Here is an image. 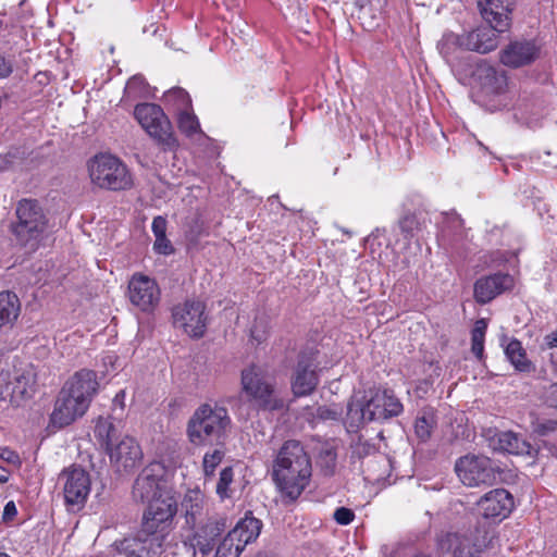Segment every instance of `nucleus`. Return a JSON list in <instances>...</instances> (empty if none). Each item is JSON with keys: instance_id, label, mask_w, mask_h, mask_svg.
Here are the masks:
<instances>
[{"instance_id": "nucleus-1", "label": "nucleus", "mask_w": 557, "mask_h": 557, "mask_svg": "<svg viewBox=\"0 0 557 557\" xmlns=\"http://www.w3.org/2000/svg\"><path fill=\"white\" fill-rule=\"evenodd\" d=\"M311 475V459L304 445L299 441H286L273 462L272 479L278 491L294 502L309 485Z\"/></svg>"}, {"instance_id": "nucleus-2", "label": "nucleus", "mask_w": 557, "mask_h": 557, "mask_svg": "<svg viewBox=\"0 0 557 557\" xmlns=\"http://www.w3.org/2000/svg\"><path fill=\"white\" fill-rule=\"evenodd\" d=\"M232 430L228 410L218 403H205L187 422V437L194 446L224 444Z\"/></svg>"}, {"instance_id": "nucleus-3", "label": "nucleus", "mask_w": 557, "mask_h": 557, "mask_svg": "<svg viewBox=\"0 0 557 557\" xmlns=\"http://www.w3.org/2000/svg\"><path fill=\"white\" fill-rule=\"evenodd\" d=\"M16 221L11 232L18 245L36 250L48 231L49 219L37 199H21L15 208Z\"/></svg>"}, {"instance_id": "nucleus-4", "label": "nucleus", "mask_w": 557, "mask_h": 557, "mask_svg": "<svg viewBox=\"0 0 557 557\" xmlns=\"http://www.w3.org/2000/svg\"><path fill=\"white\" fill-rule=\"evenodd\" d=\"M240 384L247 401L257 410L281 411L285 408L274 381L260 367L252 364L244 369Z\"/></svg>"}, {"instance_id": "nucleus-5", "label": "nucleus", "mask_w": 557, "mask_h": 557, "mask_svg": "<svg viewBox=\"0 0 557 557\" xmlns=\"http://www.w3.org/2000/svg\"><path fill=\"white\" fill-rule=\"evenodd\" d=\"M488 531L481 525L437 536V548L444 557H478L490 543Z\"/></svg>"}, {"instance_id": "nucleus-6", "label": "nucleus", "mask_w": 557, "mask_h": 557, "mask_svg": "<svg viewBox=\"0 0 557 557\" xmlns=\"http://www.w3.org/2000/svg\"><path fill=\"white\" fill-rule=\"evenodd\" d=\"M88 171L91 182L100 188L123 190L133 185L126 165L112 154L101 153L90 160Z\"/></svg>"}, {"instance_id": "nucleus-7", "label": "nucleus", "mask_w": 557, "mask_h": 557, "mask_svg": "<svg viewBox=\"0 0 557 557\" xmlns=\"http://www.w3.org/2000/svg\"><path fill=\"white\" fill-rule=\"evenodd\" d=\"M134 115L141 127L165 150H174L178 146L172 125L160 106L154 103L137 104Z\"/></svg>"}, {"instance_id": "nucleus-8", "label": "nucleus", "mask_w": 557, "mask_h": 557, "mask_svg": "<svg viewBox=\"0 0 557 557\" xmlns=\"http://www.w3.org/2000/svg\"><path fill=\"white\" fill-rule=\"evenodd\" d=\"M193 533L186 536L184 545L191 557H211L218 542L226 530V519L211 517L203 523L191 528Z\"/></svg>"}, {"instance_id": "nucleus-9", "label": "nucleus", "mask_w": 557, "mask_h": 557, "mask_svg": "<svg viewBox=\"0 0 557 557\" xmlns=\"http://www.w3.org/2000/svg\"><path fill=\"white\" fill-rule=\"evenodd\" d=\"M35 384L36 373L30 364L15 370L12 375L8 362L0 360V400L28 398L34 393Z\"/></svg>"}, {"instance_id": "nucleus-10", "label": "nucleus", "mask_w": 557, "mask_h": 557, "mask_svg": "<svg viewBox=\"0 0 557 557\" xmlns=\"http://www.w3.org/2000/svg\"><path fill=\"white\" fill-rule=\"evenodd\" d=\"M176 512L177 500L171 488L149 502L147 511L144 513L143 527L153 534L163 535L164 541Z\"/></svg>"}, {"instance_id": "nucleus-11", "label": "nucleus", "mask_w": 557, "mask_h": 557, "mask_svg": "<svg viewBox=\"0 0 557 557\" xmlns=\"http://www.w3.org/2000/svg\"><path fill=\"white\" fill-rule=\"evenodd\" d=\"M455 470L459 480L470 487L490 486L497 480V471L492 460L485 456L460 457L456 461Z\"/></svg>"}, {"instance_id": "nucleus-12", "label": "nucleus", "mask_w": 557, "mask_h": 557, "mask_svg": "<svg viewBox=\"0 0 557 557\" xmlns=\"http://www.w3.org/2000/svg\"><path fill=\"white\" fill-rule=\"evenodd\" d=\"M173 323L182 327L189 336L200 338L207 327L206 305L200 300L188 299L172 310Z\"/></svg>"}, {"instance_id": "nucleus-13", "label": "nucleus", "mask_w": 557, "mask_h": 557, "mask_svg": "<svg viewBox=\"0 0 557 557\" xmlns=\"http://www.w3.org/2000/svg\"><path fill=\"white\" fill-rule=\"evenodd\" d=\"M165 470L159 462L148 465L137 476L133 486V496L143 503H149L163 492L171 490L164 476Z\"/></svg>"}, {"instance_id": "nucleus-14", "label": "nucleus", "mask_w": 557, "mask_h": 557, "mask_svg": "<svg viewBox=\"0 0 557 557\" xmlns=\"http://www.w3.org/2000/svg\"><path fill=\"white\" fill-rule=\"evenodd\" d=\"M163 542V535L146 531L141 525L135 536L116 541L113 545L125 557H153L161 552Z\"/></svg>"}, {"instance_id": "nucleus-15", "label": "nucleus", "mask_w": 557, "mask_h": 557, "mask_svg": "<svg viewBox=\"0 0 557 557\" xmlns=\"http://www.w3.org/2000/svg\"><path fill=\"white\" fill-rule=\"evenodd\" d=\"M160 288L153 278L134 274L128 282V299L143 312H151L160 301Z\"/></svg>"}, {"instance_id": "nucleus-16", "label": "nucleus", "mask_w": 557, "mask_h": 557, "mask_svg": "<svg viewBox=\"0 0 557 557\" xmlns=\"http://www.w3.org/2000/svg\"><path fill=\"white\" fill-rule=\"evenodd\" d=\"M318 362L313 352H301L294 371L292 391L296 397L310 395L319 384Z\"/></svg>"}, {"instance_id": "nucleus-17", "label": "nucleus", "mask_w": 557, "mask_h": 557, "mask_svg": "<svg viewBox=\"0 0 557 557\" xmlns=\"http://www.w3.org/2000/svg\"><path fill=\"white\" fill-rule=\"evenodd\" d=\"M64 481L63 493L67 506H83L90 492L89 474L78 467L65 469L60 474Z\"/></svg>"}, {"instance_id": "nucleus-18", "label": "nucleus", "mask_w": 557, "mask_h": 557, "mask_svg": "<svg viewBox=\"0 0 557 557\" xmlns=\"http://www.w3.org/2000/svg\"><path fill=\"white\" fill-rule=\"evenodd\" d=\"M110 461L120 473L131 472L143 460V451L139 444L131 436H124L107 450Z\"/></svg>"}, {"instance_id": "nucleus-19", "label": "nucleus", "mask_w": 557, "mask_h": 557, "mask_svg": "<svg viewBox=\"0 0 557 557\" xmlns=\"http://www.w3.org/2000/svg\"><path fill=\"white\" fill-rule=\"evenodd\" d=\"M88 408L89 406L85 401L61 389L55 399L50 421L58 428L67 426L76 419L82 418Z\"/></svg>"}, {"instance_id": "nucleus-20", "label": "nucleus", "mask_w": 557, "mask_h": 557, "mask_svg": "<svg viewBox=\"0 0 557 557\" xmlns=\"http://www.w3.org/2000/svg\"><path fill=\"white\" fill-rule=\"evenodd\" d=\"M403 404L392 389H376L367 400L368 417L374 421H384L403 412Z\"/></svg>"}, {"instance_id": "nucleus-21", "label": "nucleus", "mask_w": 557, "mask_h": 557, "mask_svg": "<svg viewBox=\"0 0 557 557\" xmlns=\"http://www.w3.org/2000/svg\"><path fill=\"white\" fill-rule=\"evenodd\" d=\"M478 508L486 519L503 520L508 517L513 508V497L505 488H495L480 498Z\"/></svg>"}, {"instance_id": "nucleus-22", "label": "nucleus", "mask_w": 557, "mask_h": 557, "mask_svg": "<svg viewBox=\"0 0 557 557\" xmlns=\"http://www.w3.org/2000/svg\"><path fill=\"white\" fill-rule=\"evenodd\" d=\"M512 287L513 277L509 274L495 273L483 276L474 283V299L478 304L485 305Z\"/></svg>"}, {"instance_id": "nucleus-23", "label": "nucleus", "mask_w": 557, "mask_h": 557, "mask_svg": "<svg viewBox=\"0 0 557 557\" xmlns=\"http://www.w3.org/2000/svg\"><path fill=\"white\" fill-rule=\"evenodd\" d=\"M516 0H480L479 7L483 18L498 33L507 30L511 22V11Z\"/></svg>"}, {"instance_id": "nucleus-24", "label": "nucleus", "mask_w": 557, "mask_h": 557, "mask_svg": "<svg viewBox=\"0 0 557 557\" xmlns=\"http://www.w3.org/2000/svg\"><path fill=\"white\" fill-rule=\"evenodd\" d=\"M98 388L97 373L89 369H82L75 372L61 389L73 394L79 400L82 399V401L90 406Z\"/></svg>"}, {"instance_id": "nucleus-25", "label": "nucleus", "mask_w": 557, "mask_h": 557, "mask_svg": "<svg viewBox=\"0 0 557 557\" xmlns=\"http://www.w3.org/2000/svg\"><path fill=\"white\" fill-rule=\"evenodd\" d=\"M185 522L191 529L211 518L210 507L203 493L199 490H188L182 500Z\"/></svg>"}, {"instance_id": "nucleus-26", "label": "nucleus", "mask_w": 557, "mask_h": 557, "mask_svg": "<svg viewBox=\"0 0 557 557\" xmlns=\"http://www.w3.org/2000/svg\"><path fill=\"white\" fill-rule=\"evenodd\" d=\"M539 51L533 41H512L500 51V62L513 69L524 66L539 57Z\"/></svg>"}, {"instance_id": "nucleus-27", "label": "nucleus", "mask_w": 557, "mask_h": 557, "mask_svg": "<svg viewBox=\"0 0 557 557\" xmlns=\"http://www.w3.org/2000/svg\"><path fill=\"white\" fill-rule=\"evenodd\" d=\"M498 30L493 26L479 27L470 33L461 35L463 49L479 53H487L498 46Z\"/></svg>"}, {"instance_id": "nucleus-28", "label": "nucleus", "mask_w": 557, "mask_h": 557, "mask_svg": "<svg viewBox=\"0 0 557 557\" xmlns=\"http://www.w3.org/2000/svg\"><path fill=\"white\" fill-rule=\"evenodd\" d=\"M494 449L517 456L535 457L537 454V450L522 435L512 431L497 433Z\"/></svg>"}, {"instance_id": "nucleus-29", "label": "nucleus", "mask_w": 557, "mask_h": 557, "mask_svg": "<svg viewBox=\"0 0 557 557\" xmlns=\"http://www.w3.org/2000/svg\"><path fill=\"white\" fill-rule=\"evenodd\" d=\"M21 312V301L15 293H0V332L12 329Z\"/></svg>"}, {"instance_id": "nucleus-30", "label": "nucleus", "mask_w": 557, "mask_h": 557, "mask_svg": "<svg viewBox=\"0 0 557 557\" xmlns=\"http://www.w3.org/2000/svg\"><path fill=\"white\" fill-rule=\"evenodd\" d=\"M262 522L251 516L240 519L230 533L238 537V543L245 548L246 545L253 542L260 534Z\"/></svg>"}, {"instance_id": "nucleus-31", "label": "nucleus", "mask_w": 557, "mask_h": 557, "mask_svg": "<svg viewBox=\"0 0 557 557\" xmlns=\"http://www.w3.org/2000/svg\"><path fill=\"white\" fill-rule=\"evenodd\" d=\"M505 355L516 370L520 372H531L533 370V364L528 359L520 341L512 338L505 348Z\"/></svg>"}, {"instance_id": "nucleus-32", "label": "nucleus", "mask_w": 557, "mask_h": 557, "mask_svg": "<svg viewBox=\"0 0 557 557\" xmlns=\"http://www.w3.org/2000/svg\"><path fill=\"white\" fill-rule=\"evenodd\" d=\"M480 78L483 86L491 92H503L507 86V77L504 71H498L491 65L480 67Z\"/></svg>"}, {"instance_id": "nucleus-33", "label": "nucleus", "mask_w": 557, "mask_h": 557, "mask_svg": "<svg viewBox=\"0 0 557 557\" xmlns=\"http://www.w3.org/2000/svg\"><path fill=\"white\" fill-rule=\"evenodd\" d=\"M95 434L101 444L104 445L106 450H108L114 443L119 441L117 429L110 418L100 417L97 420Z\"/></svg>"}, {"instance_id": "nucleus-34", "label": "nucleus", "mask_w": 557, "mask_h": 557, "mask_svg": "<svg viewBox=\"0 0 557 557\" xmlns=\"http://www.w3.org/2000/svg\"><path fill=\"white\" fill-rule=\"evenodd\" d=\"M437 48L446 61L451 64L457 58L456 53L458 50H465L461 41V35H456L454 33L445 34L440 40Z\"/></svg>"}, {"instance_id": "nucleus-35", "label": "nucleus", "mask_w": 557, "mask_h": 557, "mask_svg": "<svg viewBox=\"0 0 557 557\" xmlns=\"http://www.w3.org/2000/svg\"><path fill=\"white\" fill-rule=\"evenodd\" d=\"M214 445L215 448L207 451L202 458V470L206 480L212 479L214 476L218 466H220L226 455L224 444Z\"/></svg>"}, {"instance_id": "nucleus-36", "label": "nucleus", "mask_w": 557, "mask_h": 557, "mask_svg": "<svg viewBox=\"0 0 557 557\" xmlns=\"http://www.w3.org/2000/svg\"><path fill=\"white\" fill-rule=\"evenodd\" d=\"M237 540L238 537H234L233 534L228 532L218 542L211 557H238L244 550V547Z\"/></svg>"}, {"instance_id": "nucleus-37", "label": "nucleus", "mask_w": 557, "mask_h": 557, "mask_svg": "<svg viewBox=\"0 0 557 557\" xmlns=\"http://www.w3.org/2000/svg\"><path fill=\"white\" fill-rule=\"evenodd\" d=\"M164 102L168 106H172L177 113L184 110H191V99L188 92L181 87L168 90L164 94Z\"/></svg>"}, {"instance_id": "nucleus-38", "label": "nucleus", "mask_w": 557, "mask_h": 557, "mask_svg": "<svg viewBox=\"0 0 557 557\" xmlns=\"http://www.w3.org/2000/svg\"><path fill=\"white\" fill-rule=\"evenodd\" d=\"M486 330L487 321L485 319H479L475 321L471 331V351L479 360L483 359Z\"/></svg>"}, {"instance_id": "nucleus-39", "label": "nucleus", "mask_w": 557, "mask_h": 557, "mask_svg": "<svg viewBox=\"0 0 557 557\" xmlns=\"http://www.w3.org/2000/svg\"><path fill=\"white\" fill-rule=\"evenodd\" d=\"M436 421L433 413L424 412L418 417L414 423V433L420 441L426 442L435 428Z\"/></svg>"}, {"instance_id": "nucleus-40", "label": "nucleus", "mask_w": 557, "mask_h": 557, "mask_svg": "<svg viewBox=\"0 0 557 557\" xmlns=\"http://www.w3.org/2000/svg\"><path fill=\"white\" fill-rule=\"evenodd\" d=\"M367 403L350 401L347 405V419L351 426H358L360 423L372 422L374 419L368 417L366 412Z\"/></svg>"}, {"instance_id": "nucleus-41", "label": "nucleus", "mask_w": 557, "mask_h": 557, "mask_svg": "<svg viewBox=\"0 0 557 557\" xmlns=\"http://www.w3.org/2000/svg\"><path fill=\"white\" fill-rule=\"evenodd\" d=\"M234 481V470L232 467H225L220 472L215 492L221 499L232 497L231 484Z\"/></svg>"}, {"instance_id": "nucleus-42", "label": "nucleus", "mask_w": 557, "mask_h": 557, "mask_svg": "<svg viewBox=\"0 0 557 557\" xmlns=\"http://www.w3.org/2000/svg\"><path fill=\"white\" fill-rule=\"evenodd\" d=\"M178 128L187 136H193L199 131V122L197 116L190 110H184L177 113Z\"/></svg>"}, {"instance_id": "nucleus-43", "label": "nucleus", "mask_w": 557, "mask_h": 557, "mask_svg": "<svg viewBox=\"0 0 557 557\" xmlns=\"http://www.w3.org/2000/svg\"><path fill=\"white\" fill-rule=\"evenodd\" d=\"M399 228L406 239L414 237L416 232L421 230L422 223L413 213L405 214L398 222Z\"/></svg>"}, {"instance_id": "nucleus-44", "label": "nucleus", "mask_w": 557, "mask_h": 557, "mask_svg": "<svg viewBox=\"0 0 557 557\" xmlns=\"http://www.w3.org/2000/svg\"><path fill=\"white\" fill-rule=\"evenodd\" d=\"M268 334L267 321L264 319H256L250 330L251 339L259 345L268 338Z\"/></svg>"}, {"instance_id": "nucleus-45", "label": "nucleus", "mask_w": 557, "mask_h": 557, "mask_svg": "<svg viewBox=\"0 0 557 557\" xmlns=\"http://www.w3.org/2000/svg\"><path fill=\"white\" fill-rule=\"evenodd\" d=\"M186 237L190 243H197L203 233L202 222L198 218H193L188 228L185 231Z\"/></svg>"}, {"instance_id": "nucleus-46", "label": "nucleus", "mask_w": 557, "mask_h": 557, "mask_svg": "<svg viewBox=\"0 0 557 557\" xmlns=\"http://www.w3.org/2000/svg\"><path fill=\"white\" fill-rule=\"evenodd\" d=\"M153 249L156 252L164 256H169L174 252V247L172 246L171 242L166 238V234L156 237Z\"/></svg>"}, {"instance_id": "nucleus-47", "label": "nucleus", "mask_w": 557, "mask_h": 557, "mask_svg": "<svg viewBox=\"0 0 557 557\" xmlns=\"http://www.w3.org/2000/svg\"><path fill=\"white\" fill-rule=\"evenodd\" d=\"M333 518L338 524L347 525L355 519V513L349 508L339 507L334 511Z\"/></svg>"}, {"instance_id": "nucleus-48", "label": "nucleus", "mask_w": 557, "mask_h": 557, "mask_svg": "<svg viewBox=\"0 0 557 557\" xmlns=\"http://www.w3.org/2000/svg\"><path fill=\"white\" fill-rule=\"evenodd\" d=\"M557 430V421L544 420L539 421L534 424V432L541 436H546Z\"/></svg>"}, {"instance_id": "nucleus-49", "label": "nucleus", "mask_w": 557, "mask_h": 557, "mask_svg": "<svg viewBox=\"0 0 557 557\" xmlns=\"http://www.w3.org/2000/svg\"><path fill=\"white\" fill-rule=\"evenodd\" d=\"M166 226H168V222H166L165 218H163L161 215L154 216L152 220V225H151L152 233H153L154 237L165 235Z\"/></svg>"}, {"instance_id": "nucleus-50", "label": "nucleus", "mask_w": 557, "mask_h": 557, "mask_svg": "<svg viewBox=\"0 0 557 557\" xmlns=\"http://www.w3.org/2000/svg\"><path fill=\"white\" fill-rule=\"evenodd\" d=\"M317 417L322 420H336L339 416V412L336 409L330 408L327 406H320L317 409Z\"/></svg>"}, {"instance_id": "nucleus-51", "label": "nucleus", "mask_w": 557, "mask_h": 557, "mask_svg": "<svg viewBox=\"0 0 557 557\" xmlns=\"http://www.w3.org/2000/svg\"><path fill=\"white\" fill-rule=\"evenodd\" d=\"M0 458L3 459L4 461H7L8 463H11L14 466H17L21 463L20 456L15 451L11 450L8 447L0 449Z\"/></svg>"}, {"instance_id": "nucleus-52", "label": "nucleus", "mask_w": 557, "mask_h": 557, "mask_svg": "<svg viewBox=\"0 0 557 557\" xmlns=\"http://www.w3.org/2000/svg\"><path fill=\"white\" fill-rule=\"evenodd\" d=\"M13 71V62L3 55H0V78L8 77Z\"/></svg>"}, {"instance_id": "nucleus-53", "label": "nucleus", "mask_w": 557, "mask_h": 557, "mask_svg": "<svg viewBox=\"0 0 557 557\" xmlns=\"http://www.w3.org/2000/svg\"><path fill=\"white\" fill-rule=\"evenodd\" d=\"M546 403L548 406L557 408V383L552 384L546 392Z\"/></svg>"}, {"instance_id": "nucleus-54", "label": "nucleus", "mask_w": 557, "mask_h": 557, "mask_svg": "<svg viewBox=\"0 0 557 557\" xmlns=\"http://www.w3.org/2000/svg\"><path fill=\"white\" fill-rule=\"evenodd\" d=\"M544 342L548 348H557V331L545 335Z\"/></svg>"}, {"instance_id": "nucleus-55", "label": "nucleus", "mask_w": 557, "mask_h": 557, "mask_svg": "<svg viewBox=\"0 0 557 557\" xmlns=\"http://www.w3.org/2000/svg\"><path fill=\"white\" fill-rule=\"evenodd\" d=\"M144 83V78L140 76H134L132 77L126 85V88L132 89L135 86H138Z\"/></svg>"}, {"instance_id": "nucleus-56", "label": "nucleus", "mask_w": 557, "mask_h": 557, "mask_svg": "<svg viewBox=\"0 0 557 557\" xmlns=\"http://www.w3.org/2000/svg\"><path fill=\"white\" fill-rule=\"evenodd\" d=\"M16 515V508L13 502H9L4 507V516L11 517Z\"/></svg>"}, {"instance_id": "nucleus-57", "label": "nucleus", "mask_w": 557, "mask_h": 557, "mask_svg": "<svg viewBox=\"0 0 557 557\" xmlns=\"http://www.w3.org/2000/svg\"><path fill=\"white\" fill-rule=\"evenodd\" d=\"M325 458H327V467L331 469V472H333V469L335 467V454H333L332 451L327 450L325 453Z\"/></svg>"}, {"instance_id": "nucleus-58", "label": "nucleus", "mask_w": 557, "mask_h": 557, "mask_svg": "<svg viewBox=\"0 0 557 557\" xmlns=\"http://www.w3.org/2000/svg\"><path fill=\"white\" fill-rule=\"evenodd\" d=\"M10 472L3 468L0 467V483H5L9 481Z\"/></svg>"}, {"instance_id": "nucleus-59", "label": "nucleus", "mask_w": 557, "mask_h": 557, "mask_svg": "<svg viewBox=\"0 0 557 557\" xmlns=\"http://www.w3.org/2000/svg\"><path fill=\"white\" fill-rule=\"evenodd\" d=\"M124 397H125V393H124V391H120V392L115 395V397H114V399H113L114 404H121V406H122V405H123V399H124Z\"/></svg>"}, {"instance_id": "nucleus-60", "label": "nucleus", "mask_w": 557, "mask_h": 557, "mask_svg": "<svg viewBox=\"0 0 557 557\" xmlns=\"http://www.w3.org/2000/svg\"><path fill=\"white\" fill-rule=\"evenodd\" d=\"M0 557H11V556H9V555H8V554H5V553H0Z\"/></svg>"}]
</instances>
